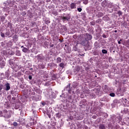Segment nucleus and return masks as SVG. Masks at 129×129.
I'll return each instance as SVG.
<instances>
[{
    "mask_svg": "<svg viewBox=\"0 0 129 129\" xmlns=\"http://www.w3.org/2000/svg\"><path fill=\"white\" fill-rule=\"evenodd\" d=\"M103 38H106V35L105 34H103L102 35Z\"/></svg>",
    "mask_w": 129,
    "mask_h": 129,
    "instance_id": "obj_38",
    "label": "nucleus"
},
{
    "mask_svg": "<svg viewBox=\"0 0 129 129\" xmlns=\"http://www.w3.org/2000/svg\"><path fill=\"white\" fill-rule=\"evenodd\" d=\"M71 90H69V93H70Z\"/></svg>",
    "mask_w": 129,
    "mask_h": 129,
    "instance_id": "obj_50",
    "label": "nucleus"
},
{
    "mask_svg": "<svg viewBox=\"0 0 129 129\" xmlns=\"http://www.w3.org/2000/svg\"><path fill=\"white\" fill-rule=\"evenodd\" d=\"M73 38H74V39H75V38H76V35H74Z\"/></svg>",
    "mask_w": 129,
    "mask_h": 129,
    "instance_id": "obj_43",
    "label": "nucleus"
},
{
    "mask_svg": "<svg viewBox=\"0 0 129 129\" xmlns=\"http://www.w3.org/2000/svg\"><path fill=\"white\" fill-rule=\"evenodd\" d=\"M56 62L57 63H60V62L62 61V59L60 57H58L56 59Z\"/></svg>",
    "mask_w": 129,
    "mask_h": 129,
    "instance_id": "obj_15",
    "label": "nucleus"
},
{
    "mask_svg": "<svg viewBox=\"0 0 129 129\" xmlns=\"http://www.w3.org/2000/svg\"><path fill=\"white\" fill-rule=\"evenodd\" d=\"M47 115H48V117H49V118H51V114L48 113V114H47Z\"/></svg>",
    "mask_w": 129,
    "mask_h": 129,
    "instance_id": "obj_37",
    "label": "nucleus"
},
{
    "mask_svg": "<svg viewBox=\"0 0 129 129\" xmlns=\"http://www.w3.org/2000/svg\"><path fill=\"white\" fill-rule=\"evenodd\" d=\"M35 92H33V93H32V95H35Z\"/></svg>",
    "mask_w": 129,
    "mask_h": 129,
    "instance_id": "obj_42",
    "label": "nucleus"
},
{
    "mask_svg": "<svg viewBox=\"0 0 129 129\" xmlns=\"http://www.w3.org/2000/svg\"><path fill=\"white\" fill-rule=\"evenodd\" d=\"M54 45L52 44L51 45H50V47H53Z\"/></svg>",
    "mask_w": 129,
    "mask_h": 129,
    "instance_id": "obj_45",
    "label": "nucleus"
},
{
    "mask_svg": "<svg viewBox=\"0 0 129 129\" xmlns=\"http://www.w3.org/2000/svg\"><path fill=\"white\" fill-rule=\"evenodd\" d=\"M78 3H79V4H81V2L79 1V2H78Z\"/></svg>",
    "mask_w": 129,
    "mask_h": 129,
    "instance_id": "obj_46",
    "label": "nucleus"
},
{
    "mask_svg": "<svg viewBox=\"0 0 129 129\" xmlns=\"http://www.w3.org/2000/svg\"><path fill=\"white\" fill-rule=\"evenodd\" d=\"M5 35L7 36V37H9V36H10V32H6Z\"/></svg>",
    "mask_w": 129,
    "mask_h": 129,
    "instance_id": "obj_30",
    "label": "nucleus"
},
{
    "mask_svg": "<svg viewBox=\"0 0 129 129\" xmlns=\"http://www.w3.org/2000/svg\"><path fill=\"white\" fill-rule=\"evenodd\" d=\"M36 58L38 61H40V60H44L45 59V57L43 56V54H38Z\"/></svg>",
    "mask_w": 129,
    "mask_h": 129,
    "instance_id": "obj_4",
    "label": "nucleus"
},
{
    "mask_svg": "<svg viewBox=\"0 0 129 129\" xmlns=\"http://www.w3.org/2000/svg\"><path fill=\"white\" fill-rule=\"evenodd\" d=\"M68 99H72V96H71V95H69L68 96Z\"/></svg>",
    "mask_w": 129,
    "mask_h": 129,
    "instance_id": "obj_34",
    "label": "nucleus"
},
{
    "mask_svg": "<svg viewBox=\"0 0 129 129\" xmlns=\"http://www.w3.org/2000/svg\"><path fill=\"white\" fill-rule=\"evenodd\" d=\"M124 92H125V90L124 89V88H120L117 90L116 94L117 95L122 96V95H123V93H124Z\"/></svg>",
    "mask_w": 129,
    "mask_h": 129,
    "instance_id": "obj_2",
    "label": "nucleus"
},
{
    "mask_svg": "<svg viewBox=\"0 0 129 129\" xmlns=\"http://www.w3.org/2000/svg\"><path fill=\"white\" fill-rule=\"evenodd\" d=\"M92 39V35L88 33H87L86 35L85 39L87 41H90V40H91Z\"/></svg>",
    "mask_w": 129,
    "mask_h": 129,
    "instance_id": "obj_5",
    "label": "nucleus"
},
{
    "mask_svg": "<svg viewBox=\"0 0 129 129\" xmlns=\"http://www.w3.org/2000/svg\"><path fill=\"white\" fill-rule=\"evenodd\" d=\"M42 69H44L45 68V67H44V66H42Z\"/></svg>",
    "mask_w": 129,
    "mask_h": 129,
    "instance_id": "obj_41",
    "label": "nucleus"
},
{
    "mask_svg": "<svg viewBox=\"0 0 129 129\" xmlns=\"http://www.w3.org/2000/svg\"><path fill=\"white\" fill-rule=\"evenodd\" d=\"M6 88L5 89V90L6 91H9L11 89V84L10 83H7L5 84Z\"/></svg>",
    "mask_w": 129,
    "mask_h": 129,
    "instance_id": "obj_6",
    "label": "nucleus"
},
{
    "mask_svg": "<svg viewBox=\"0 0 129 129\" xmlns=\"http://www.w3.org/2000/svg\"><path fill=\"white\" fill-rule=\"evenodd\" d=\"M78 45V43H77L76 45H74L73 48V51H74L75 52H76L78 50V48H77V46Z\"/></svg>",
    "mask_w": 129,
    "mask_h": 129,
    "instance_id": "obj_11",
    "label": "nucleus"
},
{
    "mask_svg": "<svg viewBox=\"0 0 129 129\" xmlns=\"http://www.w3.org/2000/svg\"><path fill=\"white\" fill-rule=\"evenodd\" d=\"M102 53H103V54H107V50L103 49L102 50Z\"/></svg>",
    "mask_w": 129,
    "mask_h": 129,
    "instance_id": "obj_20",
    "label": "nucleus"
},
{
    "mask_svg": "<svg viewBox=\"0 0 129 129\" xmlns=\"http://www.w3.org/2000/svg\"><path fill=\"white\" fill-rule=\"evenodd\" d=\"M56 117H57L58 118H60V117H61V114L60 113H56Z\"/></svg>",
    "mask_w": 129,
    "mask_h": 129,
    "instance_id": "obj_21",
    "label": "nucleus"
},
{
    "mask_svg": "<svg viewBox=\"0 0 129 129\" xmlns=\"http://www.w3.org/2000/svg\"><path fill=\"white\" fill-rule=\"evenodd\" d=\"M22 51L24 53H27V52H28V48H27V47H24Z\"/></svg>",
    "mask_w": 129,
    "mask_h": 129,
    "instance_id": "obj_16",
    "label": "nucleus"
},
{
    "mask_svg": "<svg viewBox=\"0 0 129 129\" xmlns=\"http://www.w3.org/2000/svg\"><path fill=\"white\" fill-rule=\"evenodd\" d=\"M103 89V91H104V92H108L109 91V89H108V86H107V85H105Z\"/></svg>",
    "mask_w": 129,
    "mask_h": 129,
    "instance_id": "obj_9",
    "label": "nucleus"
},
{
    "mask_svg": "<svg viewBox=\"0 0 129 129\" xmlns=\"http://www.w3.org/2000/svg\"><path fill=\"white\" fill-rule=\"evenodd\" d=\"M114 33H117V30H115Z\"/></svg>",
    "mask_w": 129,
    "mask_h": 129,
    "instance_id": "obj_44",
    "label": "nucleus"
},
{
    "mask_svg": "<svg viewBox=\"0 0 129 129\" xmlns=\"http://www.w3.org/2000/svg\"><path fill=\"white\" fill-rule=\"evenodd\" d=\"M13 125L14 126H18V123L17 122H14Z\"/></svg>",
    "mask_w": 129,
    "mask_h": 129,
    "instance_id": "obj_27",
    "label": "nucleus"
},
{
    "mask_svg": "<svg viewBox=\"0 0 129 129\" xmlns=\"http://www.w3.org/2000/svg\"><path fill=\"white\" fill-rule=\"evenodd\" d=\"M1 36L2 37V38H5L6 36L5 35V33L3 32H1Z\"/></svg>",
    "mask_w": 129,
    "mask_h": 129,
    "instance_id": "obj_25",
    "label": "nucleus"
},
{
    "mask_svg": "<svg viewBox=\"0 0 129 129\" xmlns=\"http://www.w3.org/2000/svg\"><path fill=\"white\" fill-rule=\"evenodd\" d=\"M91 25H92V26H94V25H95V23L93 22H91Z\"/></svg>",
    "mask_w": 129,
    "mask_h": 129,
    "instance_id": "obj_36",
    "label": "nucleus"
},
{
    "mask_svg": "<svg viewBox=\"0 0 129 129\" xmlns=\"http://www.w3.org/2000/svg\"><path fill=\"white\" fill-rule=\"evenodd\" d=\"M2 60H3V57H2V56H0V61H2Z\"/></svg>",
    "mask_w": 129,
    "mask_h": 129,
    "instance_id": "obj_39",
    "label": "nucleus"
},
{
    "mask_svg": "<svg viewBox=\"0 0 129 129\" xmlns=\"http://www.w3.org/2000/svg\"><path fill=\"white\" fill-rule=\"evenodd\" d=\"M85 101H86V100H83V101H82L81 102V103H82L83 105H84L85 103H84V102H85Z\"/></svg>",
    "mask_w": 129,
    "mask_h": 129,
    "instance_id": "obj_32",
    "label": "nucleus"
},
{
    "mask_svg": "<svg viewBox=\"0 0 129 129\" xmlns=\"http://www.w3.org/2000/svg\"><path fill=\"white\" fill-rule=\"evenodd\" d=\"M13 39H14V40H18V35H14L13 36Z\"/></svg>",
    "mask_w": 129,
    "mask_h": 129,
    "instance_id": "obj_24",
    "label": "nucleus"
},
{
    "mask_svg": "<svg viewBox=\"0 0 129 129\" xmlns=\"http://www.w3.org/2000/svg\"><path fill=\"white\" fill-rule=\"evenodd\" d=\"M0 115H1V116H4V110L3 111H0Z\"/></svg>",
    "mask_w": 129,
    "mask_h": 129,
    "instance_id": "obj_28",
    "label": "nucleus"
},
{
    "mask_svg": "<svg viewBox=\"0 0 129 129\" xmlns=\"http://www.w3.org/2000/svg\"><path fill=\"white\" fill-rule=\"evenodd\" d=\"M96 117H97L96 115H93L92 116V118H93L94 119H96Z\"/></svg>",
    "mask_w": 129,
    "mask_h": 129,
    "instance_id": "obj_35",
    "label": "nucleus"
},
{
    "mask_svg": "<svg viewBox=\"0 0 129 129\" xmlns=\"http://www.w3.org/2000/svg\"><path fill=\"white\" fill-rule=\"evenodd\" d=\"M123 45L125 46L127 48L129 47V39L125 41L123 43Z\"/></svg>",
    "mask_w": 129,
    "mask_h": 129,
    "instance_id": "obj_7",
    "label": "nucleus"
},
{
    "mask_svg": "<svg viewBox=\"0 0 129 129\" xmlns=\"http://www.w3.org/2000/svg\"><path fill=\"white\" fill-rule=\"evenodd\" d=\"M118 15L119 17H120V16H122V12L121 11H118Z\"/></svg>",
    "mask_w": 129,
    "mask_h": 129,
    "instance_id": "obj_23",
    "label": "nucleus"
},
{
    "mask_svg": "<svg viewBox=\"0 0 129 129\" xmlns=\"http://www.w3.org/2000/svg\"><path fill=\"white\" fill-rule=\"evenodd\" d=\"M67 53H70V52L68 51H67Z\"/></svg>",
    "mask_w": 129,
    "mask_h": 129,
    "instance_id": "obj_48",
    "label": "nucleus"
},
{
    "mask_svg": "<svg viewBox=\"0 0 129 129\" xmlns=\"http://www.w3.org/2000/svg\"><path fill=\"white\" fill-rule=\"evenodd\" d=\"M12 117V111L10 110H4L3 117L5 118H11Z\"/></svg>",
    "mask_w": 129,
    "mask_h": 129,
    "instance_id": "obj_1",
    "label": "nucleus"
},
{
    "mask_svg": "<svg viewBox=\"0 0 129 129\" xmlns=\"http://www.w3.org/2000/svg\"><path fill=\"white\" fill-rule=\"evenodd\" d=\"M42 105H45V104H44V103H42Z\"/></svg>",
    "mask_w": 129,
    "mask_h": 129,
    "instance_id": "obj_51",
    "label": "nucleus"
},
{
    "mask_svg": "<svg viewBox=\"0 0 129 129\" xmlns=\"http://www.w3.org/2000/svg\"><path fill=\"white\" fill-rule=\"evenodd\" d=\"M35 100H36V101H39V100H41V98L40 97V96L36 95Z\"/></svg>",
    "mask_w": 129,
    "mask_h": 129,
    "instance_id": "obj_14",
    "label": "nucleus"
},
{
    "mask_svg": "<svg viewBox=\"0 0 129 129\" xmlns=\"http://www.w3.org/2000/svg\"><path fill=\"white\" fill-rule=\"evenodd\" d=\"M78 12H79V13H80L82 11V9H81V8H78Z\"/></svg>",
    "mask_w": 129,
    "mask_h": 129,
    "instance_id": "obj_29",
    "label": "nucleus"
},
{
    "mask_svg": "<svg viewBox=\"0 0 129 129\" xmlns=\"http://www.w3.org/2000/svg\"><path fill=\"white\" fill-rule=\"evenodd\" d=\"M61 20L63 22L69 21L70 20V15L69 14H66L65 16L61 17Z\"/></svg>",
    "mask_w": 129,
    "mask_h": 129,
    "instance_id": "obj_3",
    "label": "nucleus"
},
{
    "mask_svg": "<svg viewBox=\"0 0 129 129\" xmlns=\"http://www.w3.org/2000/svg\"><path fill=\"white\" fill-rule=\"evenodd\" d=\"M17 56H22V53H21V51L17 50L16 52Z\"/></svg>",
    "mask_w": 129,
    "mask_h": 129,
    "instance_id": "obj_13",
    "label": "nucleus"
},
{
    "mask_svg": "<svg viewBox=\"0 0 129 129\" xmlns=\"http://www.w3.org/2000/svg\"><path fill=\"white\" fill-rule=\"evenodd\" d=\"M2 64H3V66H5V64H6V62H3V63Z\"/></svg>",
    "mask_w": 129,
    "mask_h": 129,
    "instance_id": "obj_40",
    "label": "nucleus"
},
{
    "mask_svg": "<svg viewBox=\"0 0 129 129\" xmlns=\"http://www.w3.org/2000/svg\"><path fill=\"white\" fill-rule=\"evenodd\" d=\"M99 129H105V125L104 124L100 123L98 125Z\"/></svg>",
    "mask_w": 129,
    "mask_h": 129,
    "instance_id": "obj_10",
    "label": "nucleus"
},
{
    "mask_svg": "<svg viewBox=\"0 0 129 129\" xmlns=\"http://www.w3.org/2000/svg\"><path fill=\"white\" fill-rule=\"evenodd\" d=\"M121 41H122V40L120 39V40L118 41V44H119V45H120V44H121V42H121Z\"/></svg>",
    "mask_w": 129,
    "mask_h": 129,
    "instance_id": "obj_33",
    "label": "nucleus"
},
{
    "mask_svg": "<svg viewBox=\"0 0 129 129\" xmlns=\"http://www.w3.org/2000/svg\"><path fill=\"white\" fill-rule=\"evenodd\" d=\"M64 63L63 62H61L60 64H59V67L62 68V69H64Z\"/></svg>",
    "mask_w": 129,
    "mask_h": 129,
    "instance_id": "obj_17",
    "label": "nucleus"
},
{
    "mask_svg": "<svg viewBox=\"0 0 129 129\" xmlns=\"http://www.w3.org/2000/svg\"><path fill=\"white\" fill-rule=\"evenodd\" d=\"M51 78L52 80H56V79H57V74L52 75V76H51Z\"/></svg>",
    "mask_w": 129,
    "mask_h": 129,
    "instance_id": "obj_12",
    "label": "nucleus"
},
{
    "mask_svg": "<svg viewBox=\"0 0 129 129\" xmlns=\"http://www.w3.org/2000/svg\"><path fill=\"white\" fill-rule=\"evenodd\" d=\"M123 111H124V112H125V111H126L125 109H124Z\"/></svg>",
    "mask_w": 129,
    "mask_h": 129,
    "instance_id": "obj_47",
    "label": "nucleus"
},
{
    "mask_svg": "<svg viewBox=\"0 0 129 129\" xmlns=\"http://www.w3.org/2000/svg\"><path fill=\"white\" fill-rule=\"evenodd\" d=\"M3 87H4V86L2 84H0V92H2V90H3Z\"/></svg>",
    "mask_w": 129,
    "mask_h": 129,
    "instance_id": "obj_26",
    "label": "nucleus"
},
{
    "mask_svg": "<svg viewBox=\"0 0 129 129\" xmlns=\"http://www.w3.org/2000/svg\"><path fill=\"white\" fill-rule=\"evenodd\" d=\"M83 4L84 5H87L88 4V0H83Z\"/></svg>",
    "mask_w": 129,
    "mask_h": 129,
    "instance_id": "obj_22",
    "label": "nucleus"
},
{
    "mask_svg": "<svg viewBox=\"0 0 129 129\" xmlns=\"http://www.w3.org/2000/svg\"><path fill=\"white\" fill-rule=\"evenodd\" d=\"M32 78H33V77L31 75H29V80H32Z\"/></svg>",
    "mask_w": 129,
    "mask_h": 129,
    "instance_id": "obj_31",
    "label": "nucleus"
},
{
    "mask_svg": "<svg viewBox=\"0 0 129 129\" xmlns=\"http://www.w3.org/2000/svg\"><path fill=\"white\" fill-rule=\"evenodd\" d=\"M109 95L111 97H114V96H115V94L114 93H111L109 94Z\"/></svg>",
    "mask_w": 129,
    "mask_h": 129,
    "instance_id": "obj_19",
    "label": "nucleus"
},
{
    "mask_svg": "<svg viewBox=\"0 0 129 129\" xmlns=\"http://www.w3.org/2000/svg\"><path fill=\"white\" fill-rule=\"evenodd\" d=\"M80 70V69L79 68L77 67V68H76L75 69L74 72H75V73L76 72H79Z\"/></svg>",
    "mask_w": 129,
    "mask_h": 129,
    "instance_id": "obj_18",
    "label": "nucleus"
},
{
    "mask_svg": "<svg viewBox=\"0 0 129 129\" xmlns=\"http://www.w3.org/2000/svg\"><path fill=\"white\" fill-rule=\"evenodd\" d=\"M21 48H24V46H21Z\"/></svg>",
    "mask_w": 129,
    "mask_h": 129,
    "instance_id": "obj_49",
    "label": "nucleus"
},
{
    "mask_svg": "<svg viewBox=\"0 0 129 129\" xmlns=\"http://www.w3.org/2000/svg\"><path fill=\"white\" fill-rule=\"evenodd\" d=\"M70 8L72 10L76 9V3H72L70 5Z\"/></svg>",
    "mask_w": 129,
    "mask_h": 129,
    "instance_id": "obj_8",
    "label": "nucleus"
}]
</instances>
